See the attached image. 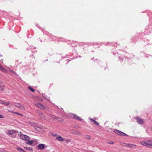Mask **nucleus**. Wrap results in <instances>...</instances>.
<instances>
[{
    "label": "nucleus",
    "instance_id": "f257e3e1",
    "mask_svg": "<svg viewBox=\"0 0 152 152\" xmlns=\"http://www.w3.org/2000/svg\"><path fill=\"white\" fill-rule=\"evenodd\" d=\"M114 132L119 135L121 136H127V135L126 134L121 131H120L118 130H115Z\"/></svg>",
    "mask_w": 152,
    "mask_h": 152
},
{
    "label": "nucleus",
    "instance_id": "f03ea898",
    "mask_svg": "<svg viewBox=\"0 0 152 152\" xmlns=\"http://www.w3.org/2000/svg\"><path fill=\"white\" fill-rule=\"evenodd\" d=\"M20 137L23 140L27 141L29 140V138L28 136L21 134V132H20Z\"/></svg>",
    "mask_w": 152,
    "mask_h": 152
},
{
    "label": "nucleus",
    "instance_id": "7ed1b4c3",
    "mask_svg": "<svg viewBox=\"0 0 152 152\" xmlns=\"http://www.w3.org/2000/svg\"><path fill=\"white\" fill-rule=\"evenodd\" d=\"M15 105L16 107L21 108L22 110H24L25 109V108L23 105L19 103H15Z\"/></svg>",
    "mask_w": 152,
    "mask_h": 152
},
{
    "label": "nucleus",
    "instance_id": "20e7f679",
    "mask_svg": "<svg viewBox=\"0 0 152 152\" xmlns=\"http://www.w3.org/2000/svg\"><path fill=\"white\" fill-rule=\"evenodd\" d=\"M35 105L42 109H45V107L41 103L35 104Z\"/></svg>",
    "mask_w": 152,
    "mask_h": 152
},
{
    "label": "nucleus",
    "instance_id": "39448f33",
    "mask_svg": "<svg viewBox=\"0 0 152 152\" xmlns=\"http://www.w3.org/2000/svg\"><path fill=\"white\" fill-rule=\"evenodd\" d=\"M71 115L72 116L73 118H75V119H77L78 120L81 121L82 120L81 118L78 116H77V115H75V114H72Z\"/></svg>",
    "mask_w": 152,
    "mask_h": 152
},
{
    "label": "nucleus",
    "instance_id": "423d86ee",
    "mask_svg": "<svg viewBox=\"0 0 152 152\" xmlns=\"http://www.w3.org/2000/svg\"><path fill=\"white\" fill-rule=\"evenodd\" d=\"M38 113L39 114V115L41 118L44 119H46L45 115L42 113L39 112H38Z\"/></svg>",
    "mask_w": 152,
    "mask_h": 152
},
{
    "label": "nucleus",
    "instance_id": "0eeeda50",
    "mask_svg": "<svg viewBox=\"0 0 152 152\" xmlns=\"http://www.w3.org/2000/svg\"><path fill=\"white\" fill-rule=\"evenodd\" d=\"M137 122L139 124H142L143 123V121L142 119L138 117L137 118Z\"/></svg>",
    "mask_w": 152,
    "mask_h": 152
},
{
    "label": "nucleus",
    "instance_id": "6e6552de",
    "mask_svg": "<svg viewBox=\"0 0 152 152\" xmlns=\"http://www.w3.org/2000/svg\"><path fill=\"white\" fill-rule=\"evenodd\" d=\"M0 70L2 72L7 73V70L5 69L4 67L2 66L0 64Z\"/></svg>",
    "mask_w": 152,
    "mask_h": 152
},
{
    "label": "nucleus",
    "instance_id": "1a4fd4ad",
    "mask_svg": "<svg viewBox=\"0 0 152 152\" xmlns=\"http://www.w3.org/2000/svg\"><path fill=\"white\" fill-rule=\"evenodd\" d=\"M15 132V130H9L7 132V134L8 135H12Z\"/></svg>",
    "mask_w": 152,
    "mask_h": 152
},
{
    "label": "nucleus",
    "instance_id": "9d476101",
    "mask_svg": "<svg viewBox=\"0 0 152 152\" xmlns=\"http://www.w3.org/2000/svg\"><path fill=\"white\" fill-rule=\"evenodd\" d=\"M148 146H150V147L152 148V140L147 141Z\"/></svg>",
    "mask_w": 152,
    "mask_h": 152
},
{
    "label": "nucleus",
    "instance_id": "9b49d317",
    "mask_svg": "<svg viewBox=\"0 0 152 152\" xmlns=\"http://www.w3.org/2000/svg\"><path fill=\"white\" fill-rule=\"evenodd\" d=\"M56 139L59 141L61 142H62L64 140V139L60 136L56 137Z\"/></svg>",
    "mask_w": 152,
    "mask_h": 152
},
{
    "label": "nucleus",
    "instance_id": "f8f14e48",
    "mask_svg": "<svg viewBox=\"0 0 152 152\" xmlns=\"http://www.w3.org/2000/svg\"><path fill=\"white\" fill-rule=\"evenodd\" d=\"M72 133L74 134L78 135H80L81 134L80 133L78 132L77 131H75L74 130L72 131Z\"/></svg>",
    "mask_w": 152,
    "mask_h": 152
},
{
    "label": "nucleus",
    "instance_id": "ddd939ff",
    "mask_svg": "<svg viewBox=\"0 0 152 152\" xmlns=\"http://www.w3.org/2000/svg\"><path fill=\"white\" fill-rule=\"evenodd\" d=\"M38 147L39 149H42L44 148L45 147V145L43 144H39L38 145Z\"/></svg>",
    "mask_w": 152,
    "mask_h": 152
},
{
    "label": "nucleus",
    "instance_id": "4468645a",
    "mask_svg": "<svg viewBox=\"0 0 152 152\" xmlns=\"http://www.w3.org/2000/svg\"><path fill=\"white\" fill-rule=\"evenodd\" d=\"M90 120L91 122H93L94 124H95L96 125L98 126L99 125V124L97 123V122L95 120H94L92 119H91Z\"/></svg>",
    "mask_w": 152,
    "mask_h": 152
},
{
    "label": "nucleus",
    "instance_id": "2eb2a0df",
    "mask_svg": "<svg viewBox=\"0 0 152 152\" xmlns=\"http://www.w3.org/2000/svg\"><path fill=\"white\" fill-rule=\"evenodd\" d=\"M35 129L37 130V131H41V129L40 128V127L38 126H36L34 127Z\"/></svg>",
    "mask_w": 152,
    "mask_h": 152
},
{
    "label": "nucleus",
    "instance_id": "dca6fc26",
    "mask_svg": "<svg viewBox=\"0 0 152 152\" xmlns=\"http://www.w3.org/2000/svg\"><path fill=\"white\" fill-rule=\"evenodd\" d=\"M140 143L141 145L145 146H148L147 145V141L146 142H140Z\"/></svg>",
    "mask_w": 152,
    "mask_h": 152
},
{
    "label": "nucleus",
    "instance_id": "f3484780",
    "mask_svg": "<svg viewBox=\"0 0 152 152\" xmlns=\"http://www.w3.org/2000/svg\"><path fill=\"white\" fill-rule=\"evenodd\" d=\"M9 111V112H11L12 113H15V114H17V115H20V116H23V115L21 114H20L18 113V112H13L11 110H8Z\"/></svg>",
    "mask_w": 152,
    "mask_h": 152
},
{
    "label": "nucleus",
    "instance_id": "a211bd4d",
    "mask_svg": "<svg viewBox=\"0 0 152 152\" xmlns=\"http://www.w3.org/2000/svg\"><path fill=\"white\" fill-rule=\"evenodd\" d=\"M27 123H28V124L30 125L31 126H34L36 125V124L35 123L31 122H27Z\"/></svg>",
    "mask_w": 152,
    "mask_h": 152
},
{
    "label": "nucleus",
    "instance_id": "6ab92c4d",
    "mask_svg": "<svg viewBox=\"0 0 152 152\" xmlns=\"http://www.w3.org/2000/svg\"><path fill=\"white\" fill-rule=\"evenodd\" d=\"M2 86H0V90L1 91H3L4 90L3 87L4 86V84L2 83Z\"/></svg>",
    "mask_w": 152,
    "mask_h": 152
},
{
    "label": "nucleus",
    "instance_id": "aec40b11",
    "mask_svg": "<svg viewBox=\"0 0 152 152\" xmlns=\"http://www.w3.org/2000/svg\"><path fill=\"white\" fill-rule=\"evenodd\" d=\"M33 143V141L32 140H30V141H28L26 143L27 144H29V145H31Z\"/></svg>",
    "mask_w": 152,
    "mask_h": 152
},
{
    "label": "nucleus",
    "instance_id": "412c9836",
    "mask_svg": "<svg viewBox=\"0 0 152 152\" xmlns=\"http://www.w3.org/2000/svg\"><path fill=\"white\" fill-rule=\"evenodd\" d=\"M17 149L20 151H23L24 152H26L24 151V150H23L22 148H17Z\"/></svg>",
    "mask_w": 152,
    "mask_h": 152
},
{
    "label": "nucleus",
    "instance_id": "4be33fe9",
    "mask_svg": "<svg viewBox=\"0 0 152 152\" xmlns=\"http://www.w3.org/2000/svg\"><path fill=\"white\" fill-rule=\"evenodd\" d=\"M2 104H3L6 105H8L10 104V103L8 102H5L3 101Z\"/></svg>",
    "mask_w": 152,
    "mask_h": 152
},
{
    "label": "nucleus",
    "instance_id": "5701e85b",
    "mask_svg": "<svg viewBox=\"0 0 152 152\" xmlns=\"http://www.w3.org/2000/svg\"><path fill=\"white\" fill-rule=\"evenodd\" d=\"M85 138L86 139L88 140H89L91 139V136L89 135H86V136Z\"/></svg>",
    "mask_w": 152,
    "mask_h": 152
},
{
    "label": "nucleus",
    "instance_id": "b1692460",
    "mask_svg": "<svg viewBox=\"0 0 152 152\" xmlns=\"http://www.w3.org/2000/svg\"><path fill=\"white\" fill-rule=\"evenodd\" d=\"M107 143L110 144H113L114 143V142L113 141H110L107 142Z\"/></svg>",
    "mask_w": 152,
    "mask_h": 152
},
{
    "label": "nucleus",
    "instance_id": "393cba45",
    "mask_svg": "<svg viewBox=\"0 0 152 152\" xmlns=\"http://www.w3.org/2000/svg\"><path fill=\"white\" fill-rule=\"evenodd\" d=\"M24 148L27 150H29L31 151H33V149L31 148H28L27 147H25Z\"/></svg>",
    "mask_w": 152,
    "mask_h": 152
},
{
    "label": "nucleus",
    "instance_id": "a878e982",
    "mask_svg": "<svg viewBox=\"0 0 152 152\" xmlns=\"http://www.w3.org/2000/svg\"><path fill=\"white\" fill-rule=\"evenodd\" d=\"M29 89L32 92H34V90L30 86H29L28 87Z\"/></svg>",
    "mask_w": 152,
    "mask_h": 152
},
{
    "label": "nucleus",
    "instance_id": "bb28decb",
    "mask_svg": "<svg viewBox=\"0 0 152 152\" xmlns=\"http://www.w3.org/2000/svg\"><path fill=\"white\" fill-rule=\"evenodd\" d=\"M10 72H11V73H12L13 74H15V72H14L12 70H10Z\"/></svg>",
    "mask_w": 152,
    "mask_h": 152
},
{
    "label": "nucleus",
    "instance_id": "cd10ccee",
    "mask_svg": "<svg viewBox=\"0 0 152 152\" xmlns=\"http://www.w3.org/2000/svg\"><path fill=\"white\" fill-rule=\"evenodd\" d=\"M4 118V117L2 115H0V118Z\"/></svg>",
    "mask_w": 152,
    "mask_h": 152
},
{
    "label": "nucleus",
    "instance_id": "c85d7f7f",
    "mask_svg": "<svg viewBox=\"0 0 152 152\" xmlns=\"http://www.w3.org/2000/svg\"><path fill=\"white\" fill-rule=\"evenodd\" d=\"M51 117H52L53 118H56V117L54 116L53 115H51ZM58 118H56V119H57Z\"/></svg>",
    "mask_w": 152,
    "mask_h": 152
},
{
    "label": "nucleus",
    "instance_id": "c756f323",
    "mask_svg": "<svg viewBox=\"0 0 152 152\" xmlns=\"http://www.w3.org/2000/svg\"><path fill=\"white\" fill-rule=\"evenodd\" d=\"M66 141V142H71V140L70 139H69V140H67Z\"/></svg>",
    "mask_w": 152,
    "mask_h": 152
},
{
    "label": "nucleus",
    "instance_id": "7c9ffc66",
    "mask_svg": "<svg viewBox=\"0 0 152 152\" xmlns=\"http://www.w3.org/2000/svg\"><path fill=\"white\" fill-rule=\"evenodd\" d=\"M132 145V144H128V145L129 147H131V146H130V145Z\"/></svg>",
    "mask_w": 152,
    "mask_h": 152
},
{
    "label": "nucleus",
    "instance_id": "2f4dec72",
    "mask_svg": "<svg viewBox=\"0 0 152 152\" xmlns=\"http://www.w3.org/2000/svg\"><path fill=\"white\" fill-rule=\"evenodd\" d=\"M3 101L0 100V103L2 104L3 102Z\"/></svg>",
    "mask_w": 152,
    "mask_h": 152
},
{
    "label": "nucleus",
    "instance_id": "473e14b6",
    "mask_svg": "<svg viewBox=\"0 0 152 152\" xmlns=\"http://www.w3.org/2000/svg\"><path fill=\"white\" fill-rule=\"evenodd\" d=\"M2 82L1 81H0V86H2Z\"/></svg>",
    "mask_w": 152,
    "mask_h": 152
},
{
    "label": "nucleus",
    "instance_id": "72a5a7b5",
    "mask_svg": "<svg viewBox=\"0 0 152 152\" xmlns=\"http://www.w3.org/2000/svg\"><path fill=\"white\" fill-rule=\"evenodd\" d=\"M132 145L133 146H134V147H136V145H132Z\"/></svg>",
    "mask_w": 152,
    "mask_h": 152
}]
</instances>
